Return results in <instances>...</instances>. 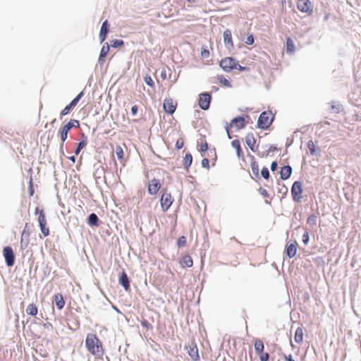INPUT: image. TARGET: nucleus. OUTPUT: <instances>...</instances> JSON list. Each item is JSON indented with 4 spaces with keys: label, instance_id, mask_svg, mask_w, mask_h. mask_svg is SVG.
I'll return each mask as SVG.
<instances>
[{
    "label": "nucleus",
    "instance_id": "f3484780",
    "mask_svg": "<svg viewBox=\"0 0 361 361\" xmlns=\"http://www.w3.org/2000/svg\"><path fill=\"white\" fill-rule=\"evenodd\" d=\"M188 352L192 360L197 361L200 359L198 349L195 344H191L187 347Z\"/></svg>",
    "mask_w": 361,
    "mask_h": 361
},
{
    "label": "nucleus",
    "instance_id": "bf43d9fd",
    "mask_svg": "<svg viewBox=\"0 0 361 361\" xmlns=\"http://www.w3.org/2000/svg\"><path fill=\"white\" fill-rule=\"evenodd\" d=\"M68 159L73 162V163H75V157L74 156H72V157H68Z\"/></svg>",
    "mask_w": 361,
    "mask_h": 361
},
{
    "label": "nucleus",
    "instance_id": "f8f14e48",
    "mask_svg": "<svg viewBox=\"0 0 361 361\" xmlns=\"http://www.w3.org/2000/svg\"><path fill=\"white\" fill-rule=\"evenodd\" d=\"M159 180L153 178L149 183L147 190L150 195H156L161 188Z\"/></svg>",
    "mask_w": 361,
    "mask_h": 361
},
{
    "label": "nucleus",
    "instance_id": "13d9d810",
    "mask_svg": "<svg viewBox=\"0 0 361 361\" xmlns=\"http://www.w3.org/2000/svg\"><path fill=\"white\" fill-rule=\"evenodd\" d=\"M236 69H238L239 71H248L249 68L245 66H241L238 64V68Z\"/></svg>",
    "mask_w": 361,
    "mask_h": 361
},
{
    "label": "nucleus",
    "instance_id": "c756f323",
    "mask_svg": "<svg viewBox=\"0 0 361 361\" xmlns=\"http://www.w3.org/2000/svg\"><path fill=\"white\" fill-rule=\"evenodd\" d=\"M115 152L120 162H123L124 161V151L122 147L120 145H116Z\"/></svg>",
    "mask_w": 361,
    "mask_h": 361
},
{
    "label": "nucleus",
    "instance_id": "7c9ffc66",
    "mask_svg": "<svg viewBox=\"0 0 361 361\" xmlns=\"http://www.w3.org/2000/svg\"><path fill=\"white\" fill-rule=\"evenodd\" d=\"M99 219L97 216L92 213L89 216L88 218V224L91 226H98Z\"/></svg>",
    "mask_w": 361,
    "mask_h": 361
},
{
    "label": "nucleus",
    "instance_id": "052dcab7",
    "mask_svg": "<svg viewBox=\"0 0 361 361\" xmlns=\"http://www.w3.org/2000/svg\"><path fill=\"white\" fill-rule=\"evenodd\" d=\"M25 234V231L24 230V231H23V233H22V237H21V240H20L21 243H23V235H24Z\"/></svg>",
    "mask_w": 361,
    "mask_h": 361
},
{
    "label": "nucleus",
    "instance_id": "8fccbe9b",
    "mask_svg": "<svg viewBox=\"0 0 361 361\" xmlns=\"http://www.w3.org/2000/svg\"><path fill=\"white\" fill-rule=\"evenodd\" d=\"M141 325L147 329L152 328V325L146 319L141 322Z\"/></svg>",
    "mask_w": 361,
    "mask_h": 361
},
{
    "label": "nucleus",
    "instance_id": "6e6d98bb",
    "mask_svg": "<svg viewBox=\"0 0 361 361\" xmlns=\"http://www.w3.org/2000/svg\"><path fill=\"white\" fill-rule=\"evenodd\" d=\"M277 166H278L277 162H276V161H273V162L271 163V170L272 171H276V169H277Z\"/></svg>",
    "mask_w": 361,
    "mask_h": 361
},
{
    "label": "nucleus",
    "instance_id": "473e14b6",
    "mask_svg": "<svg viewBox=\"0 0 361 361\" xmlns=\"http://www.w3.org/2000/svg\"><path fill=\"white\" fill-rule=\"evenodd\" d=\"M68 131L69 130H68L65 126H63V128L60 130L59 135L62 143H63L67 139Z\"/></svg>",
    "mask_w": 361,
    "mask_h": 361
},
{
    "label": "nucleus",
    "instance_id": "9b49d317",
    "mask_svg": "<svg viewBox=\"0 0 361 361\" xmlns=\"http://www.w3.org/2000/svg\"><path fill=\"white\" fill-rule=\"evenodd\" d=\"M83 96V92H81L79 93L76 97H75L71 103L67 105L60 113L61 116H66L70 113V111L75 108V106L78 103L79 100L82 98Z\"/></svg>",
    "mask_w": 361,
    "mask_h": 361
},
{
    "label": "nucleus",
    "instance_id": "9d476101",
    "mask_svg": "<svg viewBox=\"0 0 361 361\" xmlns=\"http://www.w3.org/2000/svg\"><path fill=\"white\" fill-rule=\"evenodd\" d=\"M177 102L172 98H166L164 100L163 108L166 113L173 114L177 108Z\"/></svg>",
    "mask_w": 361,
    "mask_h": 361
},
{
    "label": "nucleus",
    "instance_id": "0eeeda50",
    "mask_svg": "<svg viewBox=\"0 0 361 361\" xmlns=\"http://www.w3.org/2000/svg\"><path fill=\"white\" fill-rule=\"evenodd\" d=\"M3 255L8 267H12L15 262V255L11 247L6 246L3 250Z\"/></svg>",
    "mask_w": 361,
    "mask_h": 361
},
{
    "label": "nucleus",
    "instance_id": "4c0bfd02",
    "mask_svg": "<svg viewBox=\"0 0 361 361\" xmlns=\"http://www.w3.org/2000/svg\"><path fill=\"white\" fill-rule=\"evenodd\" d=\"M307 224L310 226H314L317 224V216L314 214H311L307 219Z\"/></svg>",
    "mask_w": 361,
    "mask_h": 361
},
{
    "label": "nucleus",
    "instance_id": "f257e3e1",
    "mask_svg": "<svg viewBox=\"0 0 361 361\" xmlns=\"http://www.w3.org/2000/svg\"><path fill=\"white\" fill-rule=\"evenodd\" d=\"M85 347L88 352L96 358L102 359L104 354V348L102 341L94 334H88L85 339Z\"/></svg>",
    "mask_w": 361,
    "mask_h": 361
},
{
    "label": "nucleus",
    "instance_id": "1a4fd4ad",
    "mask_svg": "<svg viewBox=\"0 0 361 361\" xmlns=\"http://www.w3.org/2000/svg\"><path fill=\"white\" fill-rule=\"evenodd\" d=\"M173 198L170 193L164 192L161 197V207L164 212H166L171 206Z\"/></svg>",
    "mask_w": 361,
    "mask_h": 361
},
{
    "label": "nucleus",
    "instance_id": "49530a36",
    "mask_svg": "<svg viewBox=\"0 0 361 361\" xmlns=\"http://www.w3.org/2000/svg\"><path fill=\"white\" fill-rule=\"evenodd\" d=\"M202 166L207 169H209V161L207 158H204L201 162Z\"/></svg>",
    "mask_w": 361,
    "mask_h": 361
},
{
    "label": "nucleus",
    "instance_id": "603ef678",
    "mask_svg": "<svg viewBox=\"0 0 361 361\" xmlns=\"http://www.w3.org/2000/svg\"><path fill=\"white\" fill-rule=\"evenodd\" d=\"M246 43L250 45L254 43V37L252 35L247 37Z\"/></svg>",
    "mask_w": 361,
    "mask_h": 361
},
{
    "label": "nucleus",
    "instance_id": "a211bd4d",
    "mask_svg": "<svg viewBox=\"0 0 361 361\" xmlns=\"http://www.w3.org/2000/svg\"><path fill=\"white\" fill-rule=\"evenodd\" d=\"M109 25L108 23V21L106 20L102 23L101 29H100V32H99V39L102 42H103L106 38V35L109 32Z\"/></svg>",
    "mask_w": 361,
    "mask_h": 361
},
{
    "label": "nucleus",
    "instance_id": "aec40b11",
    "mask_svg": "<svg viewBox=\"0 0 361 361\" xmlns=\"http://www.w3.org/2000/svg\"><path fill=\"white\" fill-rule=\"evenodd\" d=\"M292 173V168L290 166H284L281 169L280 177L282 180L288 179Z\"/></svg>",
    "mask_w": 361,
    "mask_h": 361
},
{
    "label": "nucleus",
    "instance_id": "cd10ccee",
    "mask_svg": "<svg viewBox=\"0 0 361 361\" xmlns=\"http://www.w3.org/2000/svg\"><path fill=\"white\" fill-rule=\"evenodd\" d=\"M192 162V154H190V153L186 154L185 157H184V159H183V166L186 169H188L189 167L191 166Z\"/></svg>",
    "mask_w": 361,
    "mask_h": 361
},
{
    "label": "nucleus",
    "instance_id": "37998d69",
    "mask_svg": "<svg viewBox=\"0 0 361 361\" xmlns=\"http://www.w3.org/2000/svg\"><path fill=\"white\" fill-rule=\"evenodd\" d=\"M184 143H185L184 140L183 138H179L177 140V141L176 142V147L178 149H180L181 148L183 147Z\"/></svg>",
    "mask_w": 361,
    "mask_h": 361
},
{
    "label": "nucleus",
    "instance_id": "e2e57ef3",
    "mask_svg": "<svg viewBox=\"0 0 361 361\" xmlns=\"http://www.w3.org/2000/svg\"><path fill=\"white\" fill-rule=\"evenodd\" d=\"M188 2L194 3L196 1V0H187Z\"/></svg>",
    "mask_w": 361,
    "mask_h": 361
},
{
    "label": "nucleus",
    "instance_id": "5701e85b",
    "mask_svg": "<svg viewBox=\"0 0 361 361\" xmlns=\"http://www.w3.org/2000/svg\"><path fill=\"white\" fill-rule=\"evenodd\" d=\"M297 252V243H291L286 247V255L288 257L293 258Z\"/></svg>",
    "mask_w": 361,
    "mask_h": 361
},
{
    "label": "nucleus",
    "instance_id": "2f4dec72",
    "mask_svg": "<svg viewBox=\"0 0 361 361\" xmlns=\"http://www.w3.org/2000/svg\"><path fill=\"white\" fill-rule=\"evenodd\" d=\"M68 130H71L72 128H78L80 126L79 121L75 119H71L64 126Z\"/></svg>",
    "mask_w": 361,
    "mask_h": 361
},
{
    "label": "nucleus",
    "instance_id": "6e6552de",
    "mask_svg": "<svg viewBox=\"0 0 361 361\" xmlns=\"http://www.w3.org/2000/svg\"><path fill=\"white\" fill-rule=\"evenodd\" d=\"M212 100V96L210 94L204 92L201 93L199 95V106L203 110H207L209 108Z\"/></svg>",
    "mask_w": 361,
    "mask_h": 361
},
{
    "label": "nucleus",
    "instance_id": "a18cd8bd",
    "mask_svg": "<svg viewBox=\"0 0 361 361\" xmlns=\"http://www.w3.org/2000/svg\"><path fill=\"white\" fill-rule=\"evenodd\" d=\"M123 44V41L121 39H115V40L112 41V42H111V46L113 47H120V46H122Z\"/></svg>",
    "mask_w": 361,
    "mask_h": 361
},
{
    "label": "nucleus",
    "instance_id": "c85d7f7f",
    "mask_svg": "<svg viewBox=\"0 0 361 361\" xmlns=\"http://www.w3.org/2000/svg\"><path fill=\"white\" fill-rule=\"evenodd\" d=\"M38 312L37 307L35 304H30L26 309V313L30 316H36Z\"/></svg>",
    "mask_w": 361,
    "mask_h": 361
},
{
    "label": "nucleus",
    "instance_id": "de8ad7c7",
    "mask_svg": "<svg viewBox=\"0 0 361 361\" xmlns=\"http://www.w3.org/2000/svg\"><path fill=\"white\" fill-rule=\"evenodd\" d=\"M259 192L264 197H269V193H268L267 190L266 189L263 188H259Z\"/></svg>",
    "mask_w": 361,
    "mask_h": 361
},
{
    "label": "nucleus",
    "instance_id": "f704fd0d",
    "mask_svg": "<svg viewBox=\"0 0 361 361\" xmlns=\"http://www.w3.org/2000/svg\"><path fill=\"white\" fill-rule=\"evenodd\" d=\"M251 169H252V173L256 177H259V166H258V164L255 161H252Z\"/></svg>",
    "mask_w": 361,
    "mask_h": 361
},
{
    "label": "nucleus",
    "instance_id": "4d7b16f0",
    "mask_svg": "<svg viewBox=\"0 0 361 361\" xmlns=\"http://www.w3.org/2000/svg\"><path fill=\"white\" fill-rule=\"evenodd\" d=\"M284 359L286 361H295L291 355H285Z\"/></svg>",
    "mask_w": 361,
    "mask_h": 361
},
{
    "label": "nucleus",
    "instance_id": "393cba45",
    "mask_svg": "<svg viewBox=\"0 0 361 361\" xmlns=\"http://www.w3.org/2000/svg\"><path fill=\"white\" fill-rule=\"evenodd\" d=\"M232 147L236 150V154L238 158L243 157V152L241 149L240 142L238 140H234L231 142Z\"/></svg>",
    "mask_w": 361,
    "mask_h": 361
},
{
    "label": "nucleus",
    "instance_id": "c03bdc74",
    "mask_svg": "<svg viewBox=\"0 0 361 361\" xmlns=\"http://www.w3.org/2000/svg\"><path fill=\"white\" fill-rule=\"evenodd\" d=\"M261 174L264 179H268L269 178V171L266 167H264L262 169Z\"/></svg>",
    "mask_w": 361,
    "mask_h": 361
},
{
    "label": "nucleus",
    "instance_id": "5fc2aeb1",
    "mask_svg": "<svg viewBox=\"0 0 361 361\" xmlns=\"http://www.w3.org/2000/svg\"><path fill=\"white\" fill-rule=\"evenodd\" d=\"M131 113L133 116L136 115L137 113V106L136 105H134L131 108Z\"/></svg>",
    "mask_w": 361,
    "mask_h": 361
},
{
    "label": "nucleus",
    "instance_id": "39448f33",
    "mask_svg": "<svg viewBox=\"0 0 361 361\" xmlns=\"http://www.w3.org/2000/svg\"><path fill=\"white\" fill-rule=\"evenodd\" d=\"M298 9L302 13L311 15L313 11V6L310 0H298L296 2Z\"/></svg>",
    "mask_w": 361,
    "mask_h": 361
},
{
    "label": "nucleus",
    "instance_id": "f03ea898",
    "mask_svg": "<svg viewBox=\"0 0 361 361\" xmlns=\"http://www.w3.org/2000/svg\"><path fill=\"white\" fill-rule=\"evenodd\" d=\"M273 120L274 115L271 111H264L259 115L257 121V126L260 129H267L272 123Z\"/></svg>",
    "mask_w": 361,
    "mask_h": 361
},
{
    "label": "nucleus",
    "instance_id": "680f3d73",
    "mask_svg": "<svg viewBox=\"0 0 361 361\" xmlns=\"http://www.w3.org/2000/svg\"><path fill=\"white\" fill-rule=\"evenodd\" d=\"M226 130H227V134H228V137L231 138V135H230V133H229V130H228V127L226 128Z\"/></svg>",
    "mask_w": 361,
    "mask_h": 361
},
{
    "label": "nucleus",
    "instance_id": "b1692460",
    "mask_svg": "<svg viewBox=\"0 0 361 361\" xmlns=\"http://www.w3.org/2000/svg\"><path fill=\"white\" fill-rule=\"evenodd\" d=\"M295 51V46L290 37H287L286 44V51L288 54H293Z\"/></svg>",
    "mask_w": 361,
    "mask_h": 361
},
{
    "label": "nucleus",
    "instance_id": "72a5a7b5",
    "mask_svg": "<svg viewBox=\"0 0 361 361\" xmlns=\"http://www.w3.org/2000/svg\"><path fill=\"white\" fill-rule=\"evenodd\" d=\"M42 233L44 237L49 235V228L47 226V222L39 224Z\"/></svg>",
    "mask_w": 361,
    "mask_h": 361
},
{
    "label": "nucleus",
    "instance_id": "423d86ee",
    "mask_svg": "<svg viewBox=\"0 0 361 361\" xmlns=\"http://www.w3.org/2000/svg\"><path fill=\"white\" fill-rule=\"evenodd\" d=\"M302 184L300 181H295L293 183L291 188V194L293 199L295 202H300L302 198Z\"/></svg>",
    "mask_w": 361,
    "mask_h": 361
},
{
    "label": "nucleus",
    "instance_id": "dca6fc26",
    "mask_svg": "<svg viewBox=\"0 0 361 361\" xmlns=\"http://www.w3.org/2000/svg\"><path fill=\"white\" fill-rule=\"evenodd\" d=\"M119 283L128 291L130 289V281L127 274L125 271H123L119 278Z\"/></svg>",
    "mask_w": 361,
    "mask_h": 361
},
{
    "label": "nucleus",
    "instance_id": "20e7f679",
    "mask_svg": "<svg viewBox=\"0 0 361 361\" xmlns=\"http://www.w3.org/2000/svg\"><path fill=\"white\" fill-rule=\"evenodd\" d=\"M219 65L224 71L231 72L238 68V63L232 57H226L220 61Z\"/></svg>",
    "mask_w": 361,
    "mask_h": 361
},
{
    "label": "nucleus",
    "instance_id": "bb28decb",
    "mask_svg": "<svg viewBox=\"0 0 361 361\" xmlns=\"http://www.w3.org/2000/svg\"><path fill=\"white\" fill-rule=\"evenodd\" d=\"M109 51V44L107 43H106L105 44L103 45V47H102L101 51H100L99 58V63L103 62V61H104L103 58H104L107 55Z\"/></svg>",
    "mask_w": 361,
    "mask_h": 361
},
{
    "label": "nucleus",
    "instance_id": "864d4df0",
    "mask_svg": "<svg viewBox=\"0 0 361 361\" xmlns=\"http://www.w3.org/2000/svg\"><path fill=\"white\" fill-rule=\"evenodd\" d=\"M29 192H30V195L32 196L34 194V188H33V185H32V179H30V180Z\"/></svg>",
    "mask_w": 361,
    "mask_h": 361
},
{
    "label": "nucleus",
    "instance_id": "ea45409f",
    "mask_svg": "<svg viewBox=\"0 0 361 361\" xmlns=\"http://www.w3.org/2000/svg\"><path fill=\"white\" fill-rule=\"evenodd\" d=\"M307 147L311 153V154H314L316 152L315 145L312 140H310L307 142Z\"/></svg>",
    "mask_w": 361,
    "mask_h": 361
},
{
    "label": "nucleus",
    "instance_id": "c9c22d12",
    "mask_svg": "<svg viewBox=\"0 0 361 361\" xmlns=\"http://www.w3.org/2000/svg\"><path fill=\"white\" fill-rule=\"evenodd\" d=\"M85 138H86V137H85ZM86 145H87L86 139L80 141L78 143L76 149L75 150V154L76 155H78L80 153V152L81 151V149L86 146Z\"/></svg>",
    "mask_w": 361,
    "mask_h": 361
},
{
    "label": "nucleus",
    "instance_id": "a19ab883",
    "mask_svg": "<svg viewBox=\"0 0 361 361\" xmlns=\"http://www.w3.org/2000/svg\"><path fill=\"white\" fill-rule=\"evenodd\" d=\"M208 149V144L206 140H204L199 145V150L200 152H205Z\"/></svg>",
    "mask_w": 361,
    "mask_h": 361
},
{
    "label": "nucleus",
    "instance_id": "a878e982",
    "mask_svg": "<svg viewBox=\"0 0 361 361\" xmlns=\"http://www.w3.org/2000/svg\"><path fill=\"white\" fill-rule=\"evenodd\" d=\"M294 340L297 343H301L302 342V341H303V329L302 327L297 328L295 333Z\"/></svg>",
    "mask_w": 361,
    "mask_h": 361
},
{
    "label": "nucleus",
    "instance_id": "3c124183",
    "mask_svg": "<svg viewBox=\"0 0 361 361\" xmlns=\"http://www.w3.org/2000/svg\"><path fill=\"white\" fill-rule=\"evenodd\" d=\"M201 56L202 58H208L209 56V51L207 49H202L201 51Z\"/></svg>",
    "mask_w": 361,
    "mask_h": 361
},
{
    "label": "nucleus",
    "instance_id": "412c9836",
    "mask_svg": "<svg viewBox=\"0 0 361 361\" xmlns=\"http://www.w3.org/2000/svg\"><path fill=\"white\" fill-rule=\"evenodd\" d=\"M35 213L36 215H38L37 220L39 224L47 223V217L45 215V212L43 209H40L39 207H36Z\"/></svg>",
    "mask_w": 361,
    "mask_h": 361
},
{
    "label": "nucleus",
    "instance_id": "79ce46f5",
    "mask_svg": "<svg viewBox=\"0 0 361 361\" xmlns=\"http://www.w3.org/2000/svg\"><path fill=\"white\" fill-rule=\"evenodd\" d=\"M145 80V82H146V84L150 87H153L154 86V81L152 80V78H151V76L149 75H146L144 78Z\"/></svg>",
    "mask_w": 361,
    "mask_h": 361
},
{
    "label": "nucleus",
    "instance_id": "4468645a",
    "mask_svg": "<svg viewBox=\"0 0 361 361\" xmlns=\"http://www.w3.org/2000/svg\"><path fill=\"white\" fill-rule=\"evenodd\" d=\"M224 42L226 47L228 49H231L234 47L231 30H226L224 32Z\"/></svg>",
    "mask_w": 361,
    "mask_h": 361
},
{
    "label": "nucleus",
    "instance_id": "e433bc0d",
    "mask_svg": "<svg viewBox=\"0 0 361 361\" xmlns=\"http://www.w3.org/2000/svg\"><path fill=\"white\" fill-rule=\"evenodd\" d=\"M218 79H219V82L222 85H224L225 87H231V82L226 78H224L223 75L219 76Z\"/></svg>",
    "mask_w": 361,
    "mask_h": 361
},
{
    "label": "nucleus",
    "instance_id": "58836bf2",
    "mask_svg": "<svg viewBox=\"0 0 361 361\" xmlns=\"http://www.w3.org/2000/svg\"><path fill=\"white\" fill-rule=\"evenodd\" d=\"M186 243H187L186 238L183 235L180 236L177 240V245L179 247L185 246Z\"/></svg>",
    "mask_w": 361,
    "mask_h": 361
},
{
    "label": "nucleus",
    "instance_id": "4be33fe9",
    "mask_svg": "<svg viewBox=\"0 0 361 361\" xmlns=\"http://www.w3.org/2000/svg\"><path fill=\"white\" fill-rule=\"evenodd\" d=\"M54 302L59 310H61L64 307L65 300L61 294L58 293V294L54 295Z\"/></svg>",
    "mask_w": 361,
    "mask_h": 361
},
{
    "label": "nucleus",
    "instance_id": "09e8293b",
    "mask_svg": "<svg viewBox=\"0 0 361 361\" xmlns=\"http://www.w3.org/2000/svg\"><path fill=\"white\" fill-rule=\"evenodd\" d=\"M302 242L304 244L307 245L309 242V233L307 231H305L302 235Z\"/></svg>",
    "mask_w": 361,
    "mask_h": 361
},
{
    "label": "nucleus",
    "instance_id": "2eb2a0df",
    "mask_svg": "<svg viewBox=\"0 0 361 361\" xmlns=\"http://www.w3.org/2000/svg\"><path fill=\"white\" fill-rule=\"evenodd\" d=\"M245 140L246 144L252 152H255L257 149V147H256V139L253 133H247Z\"/></svg>",
    "mask_w": 361,
    "mask_h": 361
},
{
    "label": "nucleus",
    "instance_id": "6ab92c4d",
    "mask_svg": "<svg viewBox=\"0 0 361 361\" xmlns=\"http://www.w3.org/2000/svg\"><path fill=\"white\" fill-rule=\"evenodd\" d=\"M180 264L183 268L192 267L193 264L192 257L188 255H183L180 260Z\"/></svg>",
    "mask_w": 361,
    "mask_h": 361
},
{
    "label": "nucleus",
    "instance_id": "ddd939ff",
    "mask_svg": "<svg viewBox=\"0 0 361 361\" xmlns=\"http://www.w3.org/2000/svg\"><path fill=\"white\" fill-rule=\"evenodd\" d=\"M245 126H246V121H245V118L242 116H238V117L233 118L230 123V127L231 128L234 127L236 128V130H240V129L245 128Z\"/></svg>",
    "mask_w": 361,
    "mask_h": 361
},
{
    "label": "nucleus",
    "instance_id": "7ed1b4c3",
    "mask_svg": "<svg viewBox=\"0 0 361 361\" xmlns=\"http://www.w3.org/2000/svg\"><path fill=\"white\" fill-rule=\"evenodd\" d=\"M255 350L259 356L260 361H268L269 355L268 353L264 352V345L261 339H256L254 343Z\"/></svg>",
    "mask_w": 361,
    "mask_h": 361
}]
</instances>
